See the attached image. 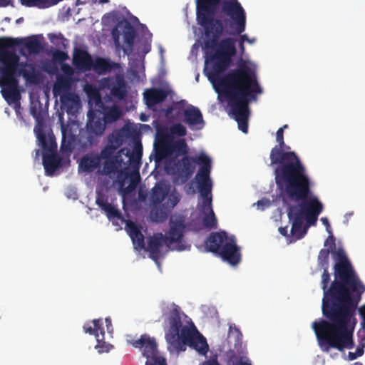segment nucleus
I'll use <instances>...</instances> for the list:
<instances>
[{"instance_id":"obj_1","label":"nucleus","mask_w":365,"mask_h":365,"mask_svg":"<svg viewBox=\"0 0 365 365\" xmlns=\"http://www.w3.org/2000/svg\"><path fill=\"white\" fill-rule=\"evenodd\" d=\"M196 15L205 31L204 48L215 51L210 56L212 66L210 71H205L206 76L216 91L226 97L230 114L239 129L247 133L249 104L262 92L255 73L246 65H240L223 77L219 76L230 67L237 53L234 38H220L224 33L239 35L245 31V11L239 0H196Z\"/></svg>"},{"instance_id":"obj_2","label":"nucleus","mask_w":365,"mask_h":365,"mask_svg":"<svg viewBox=\"0 0 365 365\" xmlns=\"http://www.w3.org/2000/svg\"><path fill=\"white\" fill-rule=\"evenodd\" d=\"M329 249H322L318 255V266L323 269L321 286L324 292L322 311L327 319H321L312 323V328L317 336L319 346L328 351L334 348L341 351L347 344L344 341L345 334L342 316L348 311V307L339 302L338 295H331L329 290L330 274L329 273Z\"/></svg>"},{"instance_id":"obj_3","label":"nucleus","mask_w":365,"mask_h":365,"mask_svg":"<svg viewBox=\"0 0 365 365\" xmlns=\"http://www.w3.org/2000/svg\"><path fill=\"white\" fill-rule=\"evenodd\" d=\"M284 202L286 199L300 201L287 207V217L292 223L291 233L294 240L304 237L309 226L316 224L318 216L323 210V205L315 196L309 197L310 179L307 170L296 177L284 178L275 182Z\"/></svg>"},{"instance_id":"obj_4","label":"nucleus","mask_w":365,"mask_h":365,"mask_svg":"<svg viewBox=\"0 0 365 365\" xmlns=\"http://www.w3.org/2000/svg\"><path fill=\"white\" fill-rule=\"evenodd\" d=\"M331 253L336 262L334 266V280L331 283L328 292L334 296L338 295L339 302L348 307L347 312L342 316L345 331L344 341L347 349H351L354 346L353 332L357 324L356 310L365 292V285L342 249L332 250Z\"/></svg>"},{"instance_id":"obj_5","label":"nucleus","mask_w":365,"mask_h":365,"mask_svg":"<svg viewBox=\"0 0 365 365\" xmlns=\"http://www.w3.org/2000/svg\"><path fill=\"white\" fill-rule=\"evenodd\" d=\"M19 43L17 38H0L1 93L9 105L19 103L21 99L19 76L30 84L37 85L43 81L42 73L36 64L20 62V57L14 51L9 50Z\"/></svg>"},{"instance_id":"obj_6","label":"nucleus","mask_w":365,"mask_h":365,"mask_svg":"<svg viewBox=\"0 0 365 365\" xmlns=\"http://www.w3.org/2000/svg\"><path fill=\"white\" fill-rule=\"evenodd\" d=\"M124 132L114 130L107 137V143L99 153H89L84 155L79 163V168L86 173H92L99 168L102 162L101 174L109 175L115 173L121 167L124 148H118L124 141Z\"/></svg>"},{"instance_id":"obj_7","label":"nucleus","mask_w":365,"mask_h":365,"mask_svg":"<svg viewBox=\"0 0 365 365\" xmlns=\"http://www.w3.org/2000/svg\"><path fill=\"white\" fill-rule=\"evenodd\" d=\"M200 165L195 180L197 184L200 192L207 193L212 190V182L210 179L211 160L205 153H201L196 158L183 156L175 162L171 168V174L175 181L185 184L192 176L195 170V165Z\"/></svg>"},{"instance_id":"obj_8","label":"nucleus","mask_w":365,"mask_h":365,"mask_svg":"<svg viewBox=\"0 0 365 365\" xmlns=\"http://www.w3.org/2000/svg\"><path fill=\"white\" fill-rule=\"evenodd\" d=\"M95 98L96 106L101 108L103 112L99 110H88L86 130L81 133L80 140L84 146L95 145L98 142V138L103 134L106 124L115 122L122 115V111L118 106H105L97 91L95 92Z\"/></svg>"},{"instance_id":"obj_9","label":"nucleus","mask_w":365,"mask_h":365,"mask_svg":"<svg viewBox=\"0 0 365 365\" xmlns=\"http://www.w3.org/2000/svg\"><path fill=\"white\" fill-rule=\"evenodd\" d=\"M278 145H275L270 152V165L274 168L275 182L284 178L296 177L306 168L294 151H289V146L285 145L283 128H279L276 133Z\"/></svg>"},{"instance_id":"obj_10","label":"nucleus","mask_w":365,"mask_h":365,"mask_svg":"<svg viewBox=\"0 0 365 365\" xmlns=\"http://www.w3.org/2000/svg\"><path fill=\"white\" fill-rule=\"evenodd\" d=\"M36 137L38 145L43 150V165L46 175L52 176L55 171L61 167L62 158L56 153L57 144L53 134L47 137L43 129L36 130Z\"/></svg>"},{"instance_id":"obj_11","label":"nucleus","mask_w":365,"mask_h":365,"mask_svg":"<svg viewBox=\"0 0 365 365\" xmlns=\"http://www.w3.org/2000/svg\"><path fill=\"white\" fill-rule=\"evenodd\" d=\"M181 339L178 344H175L172 349L177 351H184L186 345L197 351L201 355H206L209 350V346L206 339L199 332L195 326H185L181 329Z\"/></svg>"},{"instance_id":"obj_12","label":"nucleus","mask_w":365,"mask_h":365,"mask_svg":"<svg viewBox=\"0 0 365 365\" xmlns=\"http://www.w3.org/2000/svg\"><path fill=\"white\" fill-rule=\"evenodd\" d=\"M135 348L139 349L147 360L145 365H168L166 359L159 354L158 344L153 337L145 334L137 340L130 341Z\"/></svg>"},{"instance_id":"obj_13","label":"nucleus","mask_w":365,"mask_h":365,"mask_svg":"<svg viewBox=\"0 0 365 365\" xmlns=\"http://www.w3.org/2000/svg\"><path fill=\"white\" fill-rule=\"evenodd\" d=\"M101 86L109 91L112 98L119 101H125L128 93V85L123 73H115L113 76L101 80Z\"/></svg>"},{"instance_id":"obj_14","label":"nucleus","mask_w":365,"mask_h":365,"mask_svg":"<svg viewBox=\"0 0 365 365\" xmlns=\"http://www.w3.org/2000/svg\"><path fill=\"white\" fill-rule=\"evenodd\" d=\"M168 322L170 328L168 331L165 334V339L170 348H172L175 344H179V341L181 339V329L185 326H182L180 313L179 307L176 306L170 312Z\"/></svg>"},{"instance_id":"obj_15","label":"nucleus","mask_w":365,"mask_h":365,"mask_svg":"<svg viewBox=\"0 0 365 365\" xmlns=\"http://www.w3.org/2000/svg\"><path fill=\"white\" fill-rule=\"evenodd\" d=\"M212 190L209 192H200L202 198L201 211L204 214L202 218L203 225L210 230L215 229L217 225V220L212 207Z\"/></svg>"},{"instance_id":"obj_16","label":"nucleus","mask_w":365,"mask_h":365,"mask_svg":"<svg viewBox=\"0 0 365 365\" xmlns=\"http://www.w3.org/2000/svg\"><path fill=\"white\" fill-rule=\"evenodd\" d=\"M185 229V226L182 221L176 220L174 222L171 220L170 230L167 235H164L168 244H178L177 250L179 251H182L185 249L184 246L180 245L183 238Z\"/></svg>"},{"instance_id":"obj_17","label":"nucleus","mask_w":365,"mask_h":365,"mask_svg":"<svg viewBox=\"0 0 365 365\" xmlns=\"http://www.w3.org/2000/svg\"><path fill=\"white\" fill-rule=\"evenodd\" d=\"M218 255L231 265H237L241 261L240 248L232 240L225 242Z\"/></svg>"},{"instance_id":"obj_18","label":"nucleus","mask_w":365,"mask_h":365,"mask_svg":"<svg viewBox=\"0 0 365 365\" xmlns=\"http://www.w3.org/2000/svg\"><path fill=\"white\" fill-rule=\"evenodd\" d=\"M83 329L86 333L94 335L96 336L98 344L96 349H98L99 353H103L105 350L101 345V343L104 340V329L103 327V322L101 319H93L91 322H88L83 326ZM108 350L106 349V351Z\"/></svg>"},{"instance_id":"obj_19","label":"nucleus","mask_w":365,"mask_h":365,"mask_svg":"<svg viewBox=\"0 0 365 365\" xmlns=\"http://www.w3.org/2000/svg\"><path fill=\"white\" fill-rule=\"evenodd\" d=\"M184 122L190 128L202 129L205 125V121L200 109L190 106L184 110Z\"/></svg>"},{"instance_id":"obj_20","label":"nucleus","mask_w":365,"mask_h":365,"mask_svg":"<svg viewBox=\"0 0 365 365\" xmlns=\"http://www.w3.org/2000/svg\"><path fill=\"white\" fill-rule=\"evenodd\" d=\"M96 203L105 212L107 217L110 220L115 219L123 220L121 212L108 202V197L103 192H97Z\"/></svg>"},{"instance_id":"obj_21","label":"nucleus","mask_w":365,"mask_h":365,"mask_svg":"<svg viewBox=\"0 0 365 365\" xmlns=\"http://www.w3.org/2000/svg\"><path fill=\"white\" fill-rule=\"evenodd\" d=\"M170 93V91L164 88H151L143 93L145 104L151 108L163 102Z\"/></svg>"},{"instance_id":"obj_22","label":"nucleus","mask_w":365,"mask_h":365,"mask_svg":"<svg viewBox=\"0 0 365 365\" xmlns=\"http://www.w3.org/2000/svg\"><path fill=\"white\" fill-rule=\"evenodd\" d=\"M168 244L165 236L162 233H155L150 237L148 242L147 250L150 253V257L157 262L160 257V248Z\"/></svg>"},{"instance_id":"obj_23","label":"nucleus","mask_w":365,"mask_h":365,"mask_svg":"<svg viewBox=\"0 0 365 365\" xmlns=\"http://www.w3.org/2000/svg\"><path fill=\"white\" fill-rule=\"evenodd\" d=\"M73 64L81 71H90L92 68L93 58L86 51L76 48L73 56Z\"/></svg>"},{"instance_id":"obj_24","label":"nucleus","mask_w":365,"mask_h":365,"mask_svg":"<svg viewBox=\"0 0 365 365\" xmlns=\"http://www.w3.org/2000/svg\"><path fill=\"white\" fill-rule=\"evenodd\" d=\"M125 229L132 240L134 248L136 250L145 249V237L138 225L129 220L126 222Z\"/></svg>"},{"instance_id":"obj_25","label":"nucleus","mask_w":365,"mask_h":365,"mask_svg":"<svg viewBox=\"0 0 365 365\" xmlns=\"http://www.w3.org/2000/svg\"><path fill=\"white\" fill-rule=\"evenodd\" d=\"M227 238V233L224 231L211 233L205 241L207 251L218 255Z\"/></svg>"},{"instance_id":"obj_26","label":"nucleus","mask_w":365,"mask_h":365,"mask_svg":"<svg viewBox=\"0 0 365 365\" xmlns=\"http://www.w3.org/2000/svg\"><path fill=\"white\" fill-rule=\"evenodd\" d=\"M93 65L91 69L100 75L106 74L120 67L119 63L101 57H97L95 61L93 60Z\"/></svg>"},{"instance_id":"obj_27","label":"nucleus","mask_w":365,"mask_h":365,"mask_svg":"<svg viewBox=\"0 0 365 365\" xmlns=\"http://www.w3.org/2000/svg\"><path fill=\"white\" fill-rule=\"evenodd\" d=\"M60 96L61 106L68 113H73L77 110L79 105L78 96L72 92H66Z\"/></svg>"},{"instance_id":"obj_28","label":"nucleus","mask_w":365,"mask_h":365,"mask_svg":"<svg viewBox=\"0 0 365 365\" xmlns=\"http://www.w3.org/2000/svg\"><path fill=\"white\" fill-rule=\"evenodd\" d=\"M62 140L61 150L62 152L71 153L75 148L76 136L72 133L71 129L64 125H61Z\"/></svg>"},{"instance_id":"obj_29","label":"nucleus","mask_w":365,"mask_h":365,"mask_svg":"<svg viewBox=\"0 0 365 365\" xmlns=\"http://www.w3.org/2000/svg\"><path fill=\"white\" fill-rule=\"evenodd\" d=\"M72 86V80L70 77L59 75L56 77L53 88V93L55 96H60L66 92H69Z\"/></svg>"},{"instance_id":"obj_30","label":"nucleus","mask_w":365,"mask_h":365,"mask_svg":"<svg viewBox=\"0 0 365 365\" xmlns=\"http://www.w3.org/2000/svg\"><path fill=\"white\" fill-rule=\"evenodd\" d=\"M154 151L155 161L160 162L172 155L171 143L155 142Z\"/></svg>"},{"instance_id":"obj_31","label":"nucleus","mask_w":365,"mask_h":365,"mask_svg":"<svg viewBox=\"0 0 365 365\" xmlns=\"http://www.w3.org/2000/svg\"><path fill=\"white\" fill-rule=\"evenodd\" d=\"M135 37V31L133 26L130 24V22L125 21L124 22L123 26V38L124 41L128 46V52L127 49H124L125 53L129 54L133 51L134 39Z\"/></svg>"},{"instance_id":"obj_32","label":"nucleus","mask_w":365,"mask_h":365,"mask_svg":"<svg viewBox=\"0 0 365 365\" xmlns=\"http://www.w3.org/2000/svg\"><path fill=\"white\" fill-rule=\"evenodd\" d=\"M168 194V190L163 186L157 185L152 189L150 198V202L156 206L165 199Z\"/></svg>"},{"instance_id":"obj_33","label":"nucleus","mask_w":365,"mask_h":365,"mask_svg":"<svg viewBox=\"0 0 365 365\" xmlns=\"http://www.w3.org/2000/svg\"><path fill=\"white\" fill-rule=\"evenodd\" d=\"M125 155L128 157L129 162L132 165H138L140 163L143 155V146L140 142H135L133 150H128Z\"/></svg>"},{"instance_id":"obj_34","label":"nucleus","mask_w":365,"mask_h":365,"mask_svg":"<svg viewBox=\"0 0 365 365\" xmlns=\"http://www.w3.org/2000/svg\"><path fill=\"white\" fill-rule=\"evenodd\" d=\"M172 155L175 154L177 156L185 155L187 153V145L185 139H178L174 142H171Z\"/></svg>"},{"instance_id":"obj_35","label":"nucleus","mask_w":365,"mask_h":365,"mask_svg":"<svg viewBox=\"0 0 365 365\" xmlns=\"http://www.w3.org/2000/svg\"><path fill=\"white\" fill-rule=\"evenodd\" d=\"M24 46L30 54L38 53L42 49L41 43L36 38L28 39Z\"/></svg>"},{"instance_id":"obj_36","label":"nucleus","mask_w":365,"mask_h":365,"mask_svg":"<svg viewBox=\"0 0 365 365\" xmlns=\"http://www.w3.org/2000/svg\"><path fill=\"white\" fill-rule=\"evenodd\" d=\"M173 140L172 134L167 128H158L156 133L155 142L171 143Z\"/></svg>"},{"instance_id":"obj_37","label":"nucleus","mask_w":365,"mask_h":365,"mask_svg":"<svg viewBox=\"0 0 365 365\" xmlns=\"http://www.w3.org/2000/svg\"><path fill=\"white\" fill-rule=\"evenodd\" d=\"M172 135L185 136L187 134L186 128L181 123H175L170 128Z\"/></svg>"},{"instance_id":"obj_38","label":"nucleus","mask_w":365,"mask_h":365,"mask_svg":"<svg viewBox=\"0 0 365 365\" xmlns=\"http://www.w3.org/2000/svg\"><path fill=\"white\" fill-rule=\"evenodd\" d=\"M180 201V198L175 194H170L168 195L167 202L163 205L168 211L173 208Z\"/></svg>"},{"instance_id":"obj_39","label":"nucleus","mask_w":365,"mask_h":365,"mask_svg":"<svg viewBox=\"0 0 365 365\" xmlns=\"http://www.w3.org/2000/svg\"><path fill=\"white\" fill-rule=\"evenodd\" d=\"M48 38L52 43L55 44L57 46H58L60 43H61L63 46H66L64 43V42L66 41V38L61 33L58 34H48Z\"/></svg>"},{"instance_id":"obj_40","label":"nucleus","mask_w":365,"mask_h":365,"mask_svg":"<svg viewBox=\"0 0 365 365\" xmlns=\"http://www.w3.org/2000/svg\"><path fill=\"white\" fill-rule=\"evenodd\" d=\"M53 57L57 61L63 62L68 58V55L64 51L56 50L54 51Z\"/></svg>"},{"instance_id":"obj_41","label":"nucleus","mask_w":365,"mask_h":365,"mask_svg":"<svg viewBox=\"0 0 365 365\" xmlns=\"http://www.w3.org/2000/svg\"><path fill=\"white\" fill-rule=\"evenodd\" d=\"M278 230H279V232L282 236H284V237H286L288 239L289 242H296L297 240H294V238H293L292 237V233L291 232H290V235L288 234V227L287 226L280 227H279Z\"/></svg>"},{"instance_id":"obj_42","label":"nucleus","mask_w":365,"mask_h":365,"mask_svg":"<svg viewBox=\"0 0 365 365\" xmlns=\"http://www.w3.org/2000/svg\"><path fill=\"white\" fill-rule=\"evenodd\" d=\"M330 235L327 237V239L324 242V246H329V250L332 251V250L336 249V243H335V237L332 235V234H329Z\"/></svg>"},{"instance_id":"obj_43","label":"nucleus","mask_w":365,"mask_h":365,"mask_svg":"<svg viewBox=\"0 0 365 365\" xmlns=\"http://www.w3.org/2000/svg\"><path fill=\"white\" fill-rule=\"evenodd\" d=\"M154 214L155 215V221H163V220H165L168 217L167 212H164L162 210L157 209L155 211Z\"/></svg>"},{"instance_id":"obj_44","label":"nucleus","mask_w":365,"mask_h":365,"mask_svg":"<svg viewBox=\"0 0 365 365\" xmlns=\"http://www.w3.org/2000/svg\"><path fill=\"white\" fill-rule=\"evenodd\" d=\"M139 181H140L139 173H136L135 175H132L131 179H130V183L128 188H129V187H131L132 189L135 188L137 186V185L138 184Z\"/></svg>"},{"instance_id":"obj_45","label":"nucleus","mask_w":365,"mask_h":365,"mask_svg":"<svg viewBox=\"0 0 365 365\" xmlns=\"http://www.w3.org/2000/svg\"><path fill=\"white\" fill-rule=\"evenodd\" d=\"M357 336H358L359 340V344H360L361 346H365V344H364V340H365V329H361H361L358 331Z\"/></svg>"},{"instance_id":"obj_46","label":"nucleus","mask_w":365,"mask_h":365,"mask_svg":"<svg viewBox=\"0 0 365 365\" xmlns=\"http://www.w3.org/2000/svg\"><path fill=\"white\" fill-rule=\"evenodd\" d=\"M200 365H220L217 360V356L215 355L210 359L203 361Z\"/></svg>"},{"instance_id":"obj_47","label":"nucleus","mask_w":365,"mask_h":365,"mask_svg":"<svg viewBox=\"0 0 365 365\" xmlns=\"http://www.w3.org/2000/svg\"><path fill=\"white\" fill-rule=\"evenodd\" d=\"M257 207L264 209V207H269L270 205V201L267 199H262L257 201Z\"/></svg>"},{"instance_id":"obj_48","label":"nucleus","mask_w":365,"mask_h":365,"mask_svg":"<svg viewBox=\"0 0 365 365\" xmlns=\"http://www.w3.org/2000/svg\"><path fill=\"white\" fill-rule=\"evenodd\" d=\"M237 365H252L250 360L245 356L240 357Z\"/></svg>"},{"instance_id":"obj_49","label":"nucleus","mask_w":365,"mask_h":365,"mask_svg":"<svg viewBox=\"0 0 365 365\" xmlns=\"http://www.w3.org/2000/svg\"><path fill=\"white\" fill-rule=\"evenodd\" d=\"M321 220H322V223L326 226V230L328 232V233L331 234V226H330L328 219L327 217H322L321 219Z\"/></svg>"},{"instance_id":"obj_50","label":"nucleus","mask_w":365,"mask_h":365,"mask_svg":"<svg viewBox=\"0 0 365 365\" xmlns=\"http://www.w3.org/2000/svg\"><path fill=\"white\" fill-rule=\"evenodd\" d=\"M359 314L361 319L365 318V304L362 305L359 309Z\"/></svg>"},{"instance_id":"obj_51","label":"nucleus","mask_w":365,"mask_h":365,"mask_svg":"<svg viewBox=\"0 0 365 365\" xmlns=\"http://www.w3.org/2000/svg\"><path fill=\"white\" fill-rule=\"evenodd\" d=\"M364 346H361V347L358 346L356 350V355L357 357L361 356L364 354Z\"/></svg>"},{"instance_id":"obj_52","label":"nucleus","mask_w":365,"mask_h":365,"mask_svg":"<svg viewBox=\"0 0 365 365\" xmlns=\"http://www.w3.org/2000/svg\"><path fill=\"white\" fill-rule=\"evenodd\" d=\"M31 113L34 118H38L39 113L37 112L36 109L34 107L31 108Z\"/></svg>"},{"instance_id":"obj_53","label":"nucleus","mask_w":365,"mask_h":365,"mask_svg":"<svg viewBox=\"0 0 365 365\" xmlns=\"http://www.w3.org/2000/svg\"><path fill=\"white\" fill-rule=\"evenodd\" d=\"M348 358L349 360L352 361L356 359L357 358V356L356 355L355 352H349Z\"/></svg>"},{"instance_id":"obj_54","label":"nucleus","mask_w":365,"mask_h":365,"mask_svg":"<svg viewBox=\"0 0 365 365\" xmlns=\"http://www.w3.org/2000/svg\"><path fill=\"white\" fill-rule=\"evenodd\" d=\"M10 3V0H0V4L2 6H6Z\"/></svg>"},{"instance_id":"obj_55","label":"nucleus","mask_w":365,"mask_h":365,"mask_svg":"<svg viewBox=\"0 0 365 365\" xmlns=\"http://www.w3.org/2000/svg\"><path fill=\"white\" fill-rule=\"evenodd\" d=\"M173 107H168V108H166V110L165 111V115H170L173 113Z\"/></svg>"},{"instance_id":"obj_56","label":"nucleus","mask_w":365,"mask_h":365,"mask_svg":"<svg viewBox=\"0 0 365 365\" xmlns=\"http://www.w3.org/2000/svg\"><path fill=\"white\" fill-rule=\"evenodd\" d=\"M106 323L107 328L108 329L109 327L111 326V320H110V318H106Z\"/></svg>"},{"instance_id":"obj_57","label":"nucleus","mask_w":365,"mask_h":365,"mask_svg":"<svg viewBox=\"0 0 365 365\" xmlns=\"http://www.w3.org/2000/svg\"><path fill=\"white\" fill-rule=\"evenodd\" d=\"M246 40H248L247 35H242L240 37V42H244Z\"/></svg>"},{"instance_id":"obj_58","label":"nucleus","mask_w":365,"mask_h":365,"mask_svg":"<svg viewBox=\"0 0 365 365\" xmlns=\"http://www.w3.org/2000/svg\"><path fill=\"white\" fill-rule=\"evenodd\" d=\"M361 329H365V318L364 319H362V322L361 323Z\"/></svg>"},{"instance_id":"obj_59","label":"nucleus","mask_w":365,"mask_h":365,"mask_svg":"<svg viewBox=\"0 0 365 365\" xmlns=\"http://www.w3.org/2000/svg\"><path fill=\"white\" fill-rule=\"evenodd\" d=\"M240 47L242 52H243L245 50L244 42H240Z\"/></svg>"},{"instance_id":"obj_60","label":"nucleus","mask_w":365,"mask_h":365,"mask_svg":"<svg viewBox=\"0 0 365 365\" xmlns=\"http://www.w3.org/2000/svg\"><path fill=\"white\" fill-rule=\"evenodd\" d=\"M234 329H235V331H236L239 335L242 336V334H241V332H240V329H237L235 326H234Z\"/></svg>"},{"instance_id":"obj_61","label":"nucleus","mask_w":365,"mask_h":365,"mask_svg":"<svg viewBox=\"0 0 365 365\" xmlns=\"http://www.w3.org/2000/svg\"><path fill=\"white\" fill-rule=\"evenodd\" d=\"M113 36H115V35L113 34ZM114 40H115V43H118V35L116 36V37L114 36Z\"/></svg>"},{"instance_id":"obj_62","label":"nucleus","mask_w":365,"mask_h":365,"mask_svg":"<svg viewBox=\"0 0 365 365\" xmlns=\"http://www.w3.org/2000/svg\"><path fill=\"white\" fill-rule=\"evenodd\" d=\"M24 20V19L21 17V18H19L16 20V23H20L22 21Z\"/></svg>"},{"instance_id":"obj_63","label":"nucleus","mask_w":365,"mask_h":365,"mask_svg":"<svg viewBox=\"0 0 365 365\" xmlns=\"http://www.w3.org/2000/svg\"><path fill=\"white\" fill-rule=\"evenodd\" d=\"M100 2L102 4L108 3V0H100Z\"/></svg>"},{"instance_id":"obj_64","label":"nucleus","mask_w":365,"mask_h":365,"mask_svg":"<svg viewBox=\"0 0 365 365\" xmlns=\"http://www.w3.org/2000/svg\"><path fill=\"white\" fill-rule=\"evenodd\" d=\"M287 127H288V125H283V127H282V128H283V130H284V128H287Z\"/></svg>"}]
</instances>
